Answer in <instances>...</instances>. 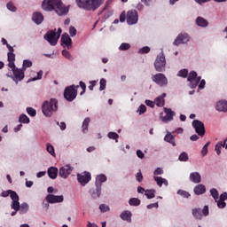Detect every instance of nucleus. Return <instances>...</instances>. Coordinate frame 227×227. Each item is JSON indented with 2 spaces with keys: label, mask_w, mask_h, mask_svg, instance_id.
<instances>
[{
  "label": "nucleus",
  "mask_w": 227,
  "mask_h": 227,
  "mask_svg": "<svg viewBox=\"0 0 227 227\" xmlns=\"http://www.w3.org/2000/svg\"><path fill=\"white\" fill-rule=\"evenodd\" d=\"M90 121H91V119H90V117H87L84 119L82 125V130L83 134H86V132H88V127L90 126Z\"/></svg>",
  "instance_id": "obj_31"
},
{
  "label": "nucleus",
  "mask_w": 227,
  "mask_h": 227,
  "mask_svg": "<svg viewBox=\"0 0 227 227\" xmlns=\"http://www.w3.org/2000/svg\"><path fill=\"white\" fill-rule=\"evenodd\" d=\"M226 142H227V138H225L223 142H218L215 145V150L217 155H221V149L223 147H224V145H226Z\"/></svg>",
  "instance_id": "obj_32"
},
{
  "label": "nucleus",
  "mask_w": 227,
  "mask_h": 227,
  "mask_svg": "<svg viewBox=\"0 0 227 227\" xmlns=\"http://www.w3.org/2000/svg\"><path fill=\"white\" fill-rule=\"evenodd\" d=\"M189 42V35L179 34L174 41V45H180L181 43H187Z\"/></svg>",
  "instance_id": "obj_16"
},
{
  "label": "nucleus",
  "mask_w": 227,
  "mask_h": 227,
  "mask_svg": "<svg viewBox=\"0 0 227 227\" xmlns=\"http://www.w3.org/2000/svg\"><path fill=\"white\" fill-rule=\"evenodd\" d=\"M56 4V0H43L42 3V8L44 12H52Z\"/></svg>",
  "instance_id": "obj_13"
},
{
  "label": "nucleus",
  "mask_w": 227,
  "mask_h": 227,
  "mask_svg": "<svg viewBox=\"0 0 227 227\" xmlns=\"http://www.w3.org/2000/svg\"><path fill=\"white\" fill-rule=\"evenodd\" d=\"M12 208L13 210H16V212H18V210H20V203L19 202V200H12Z\"/></svg>",
  "instance_id": "obj_44"
},
{
  "label": "nucleus",
  "mask_w": 227,
  "mask_h": 227,
  "mask_svg": "<svg viewBox=\"0 0 227 227\" xmlns=\"http://www.w3.org/2000/svg\"><path fill=\"white\" fill-rule=\"evenodd\" d=\"M80 87L82 88V91L80 93L81 96L84 95L86 93V83L84 82H80Z\"/></svg>",
  "instance_id": "obj_55"
},
{
  "label": "nucleus",
  "mask_w": 227,
  "mask_h": 227,
  "mask_svg": "<svg viewBox=\"0 0 227 227\" xmlns=\"http://www.w3.org/2000/svg\"><path fill=\"white\" fill-rule=\"evenodd\" d=\"M201 213L203 214V215H208L209 212H208V206H205L201 211Z\"/></svg>",
  "instance_id": "obj_64"
},
{
  "label": "nucleus",
  "mask_w": 227,
  "mask_h": 227,
  "mask_svg": "<svg viewBox=\"0 0 227 227\" xmlns=\"http://www.w3.org/2000/svg\"><path fill=\"white\" fill-rule=\"evenodd\" d=\"M64 197L63 195H53V194H49L46 196V201L48 203H63Z\"/></svg>",
  "instance_id": "obj_14"
},
{
  "label": "nucleus",
  "mask_w": 227,
  "mask_h": 227,
  "mask_svg": "<svg viewBox=\"0 0 227 227\" xmlns=\"http://www.w3.org/2000/svg\"><path fill=\"white\" fill-rule=\"evenodd\" d=\"M164 113L166 114V115L162 118V121L164 123L172 121L173 116H175V112H173V110H171V108H164Z\"/></svg>",
  "instance_id": "obj_17"
},
{
  "label": "nucleus",
  "mask_w": 227,
  "mask_h": 227,
  "mask_svg": "<svg viewBox=\"0 0 227 227\" xmlns=\"http://www.w3.org/2000/svg\"><path fill=\"white\" fill-rule=\"evenodd\" d=\"M192 212L195 219L200 220L203 217V215H201V208H193Z\"/></svg>",
  "instance_id": "obj_33"
},
{
  "label": "nucleus",
  "mask_w": 227,
  "mask_h": 227,
  "mask_svg": "<svg viewBox=\"0 0 227 227\" xmlns=\"http://www.w3.org/2000/svg\"><path fill=\"white\" fill-rule=\"evenodd\" d=\"M42 75H43V71L40 70L37 73V77H34V78L30 79L29 81H40V79H42Z\"/></svg>",
  "instance_id": "obj_57"
},
{
  "label": "nucleus",
  "mask_w": 227,
  "mask_h": 227,
  "mask_svg": "<svg viewBox=\"0 0 227 227\" xmlns=\"http://www.w3.org/2000/svg\"><path fill=\"white\" fill-rule=\"evenodd\" d=\"M155 190L152 189V190H146L145 194L147 198V200H153V198H155Z\"/></svg>",
  "instance_id": "obj_36"
},
{
  "label": "nucleus",
  "mask_w": 227,
  "mask_h": 227,
  "mask_svg": "<svg viewBox=\"0 0 227 227\" xmlns=\"http://www.w3.org/2000/svg\"><path fill=\"white\" fill-rule=\"evenodd\" d=\"M187 81L188 82H190V88L194 90L198 87V84H200V82L201 81V76H198V73H196V71H191L188 74Z\"/></svg>",
  "instance_id": "obj_7"
},
{
  "label": "nucleus",
  "mask_w": 227,
  "mask_h": 227,
  "mask_svg": "<svg viewBox=\"0 0 227 227\" xmlns=\"http://www.w3.org/2000/svg\"><path fill=\"white\" fill-rule=\"evenodd\" d=\"M44 40H47L50 45H56L59 40V37L56 35V29L49 30L44 35Z\"/></svg>",
  "instance_id": "obj_9"
},
{
  "label": "nucleus",
  "mask_w": 227,
  "mask_h": 227,
  "mask_svg": "<svg viewBox=\"0 0 227 227\" xmlns=\"http://www.w3.org/2000/svg\"><path fill=\"white\" fill-rule=\"evenodd\" d=\"M163 174H164V170L162 169V168H157L153 172L154 176H157V175H163Z\"/></svg>",
  "instance_id": "obj_60"
},
{
  "label": "nucleus",
  "mask_w": 227,
  "mask_h": 227,
  "mask_svg": "<svg viewBox=\"0 0 227 227\" xmlns=\"http://www.w3.org/2000/svg\"><path fill=\"white\" fill-rule=\"evenodd\" d=\"M153 179L156 181L157 185L160 186V187H162V184L166 187H168V183L166 180V178H162L161 176H154Z\"/></svg>",
  "instance_id": "obj_29"
},
{
  "label": "nucleus",
  "mask_w": 227,
  "mask_h": 227,
  "mask_svg": "<svg viewBox=\"0 0 227 227\" xmlns=\"http://www.w3.org/2000/svg\"><path fill=\"white\" fill-rule=\"evenodd\" d=\"M129 203L131 207H139V205H141V200L137 198H131Z\"/></svg>",
  "instance_id": "obj_35"
},
{
  "label": "nucleus",
  "mask_w": 227,
  "mask_h": 227,
  "mask_svg": "<svg viewBox=\"0 0 227 227\" xmlns=\"http://www.w3.org/2000/svg\"><path fill=\"white\" fill-rule=\"evenodd\" d=\"M190 180L193 184H200L201 182V175L199 172H192L190 174Z\"/></svg>",
  "instance_id": "obj_23"
},
{
  "label": "nucleus",
  "mask_w": 227,
  "mask_h": 227,
  "mask_svg": "<svg viewBox=\"0 0 227 227\" xmlns=\"http://www.w3.org/2000/svg\"><path fill=\"white\" fill-rule=\"evenodd\" d=\"M152 79L153 82L158 84V86H166L168 84V78H166V75L164 74H156L152 76Z\"/></svg>",
  "instance_id": "obj_10"
},
{
  "label": "nucleus",
  "mask_w": 227,
  "mask_h": 227,
  "mask_svg": "<svg viewBox=\"0 0 227 227\" xmlns=\"http://www.w3.org/2000/svg\"><path fill=\"white\" fill-rule=\"evenodd\" d=\"M91 198L97 200V198H100V194H102V188L96 187V189H91L90 191Z\"/></svg>",
  "instance_id": "obj_28"
},
{
  "label": "nucleus",
  "mask_w": 227,
  "mask_h": 227,
  "mask_svg": "<svg viewBox=\"0 0 227 227\" xmlns=\"http://www.w3.org/2000/svg\"><path fill=\"white\" fill-rule=\"evenodd\" d=\"M196 24L197 26H199L200 27H208V20H207L205 18L203 17H198L196 19Z\"/></svg>",
  "instance_id": "obj_27"
},
{
  "label": "nucleus",
  "mask_w": 227,
  "mask_h": 227,
  "mask_svg": "<svg viewBox=\"0 0 227 227\" xmlns=\"http://www.w3.org/2000/svg\"><path fill=\"white\" fill-rule=\"evenodd\" d=\"M78 88H79V85L75 86L74 84L67 87L64 91V98H66L67 102H74V100L77 98Z\"/></svg>",
  "instance_id": "obj_4"
},
{
  "label": "nucleus",
  "mask_w": 227,
  "mask_h": 227,
  "mask_svg": "<svg viewBox=\"0 0 227 227\" xmlns=\"http://www.w3.org/2000/svg\"><path fill=\"white\" fill-rule=\"evenodd\" d=\"M137 113H138V114H145V113H146V106L140 105Z\"/></svg>",
  "instance_id": "obj_49"
},
{
  "label": "nucleus",
  "mask_w": 227,
  "mask_h": 227,
  "mask_svg": "<svg viewBox=\"0 0 227 227\" xmlns=\"http://www.w3.org/2000/svg\"><path fill=\"white\" fill-rule=\"evenodd\" d=\"M148 52H150V47L148 46H144L138 51L139 54H148Z\"/></svg>",
  "instance_id": "obj_51"
},
{
  "label": "nucleus",
  "mask_w": 227,
  "mask_h": 227,
  "mask_svg": "<svg viewBox=\"0 0 227 227\" xmlns=\"http://www.w3.org/2000/svg\"><path fill=\"white\" fill-rule=\"evenodd\" d=\"M177 194H179V196H182L183 198H189L191 196V193L184 190H178Z\"/></svg>",
  "instance_id": "obj_47"
},
{
  "label": "nucleus",
  "mask_w": 227,
  "mask_h": 227,
  "mask_svg": "<svg viewBox=\"0 0 227 227\" xmlns=\"http://www.w3.org/2000/svg\"><path fill=\"white\" fill-rule=\"evenodd\" d=\"M7 61L9 68L15 67V53H7Z\"/></svg>",
  "instance_id": "obj_26"
},
{
  "label": "nucleus",
  "mask_w": 227,
  "mask_h": 227,
  "mask_svg": "<svg viewBox=\"0 0 227 227\" xmlns=\"http://www.w3.org/2000/svg\"><path fill=\"white\" fill-rule=\"evenodd\" d=\"M208 146H210V142H207V144L203 146L201 150L202 157H205L208 153Z\"/></svg>",
  "instance_id": "obj_45"
},
{
  "label": "nucleus",
  "mask_w": 227,
  "mask_h": 227,
  "mask_svg": "<svg viewBox=\"0 0 227 227\" xmlns=\"http://www.w3.org/2000/svg\"><path fill=\"white\" fill-rule=\"evenodd\" d=\"M69 35L71 36H75V35H77V29H75L74 27H69Z\"/></svg>",
  "instance_id": "obj_62"
},
{
  "label": "nucleus",
  "mask_w": 227,
  "mask_h": 227,
  "mask_svg": "<svg viewBox=\"0 0 227 227\" xmlns=\"http://www.w3.org/2000/svg\"><path fill=\"white\" fill-rule=\"evenodd\" d=\"M30 120L29 117H27V115L22 114L20 115L19 117V122L20 123H29Z\"/></svg>",
  "instance_id": "obj_37"
},
{
  "label": "nucleus",
  "mask_w": 227,
  "mask_h": 227,
  "mask_svg": "<svg viewBox=\"0 0 227 227\" xmlns=\"http://www.w3.org/2000/svg\"><path fill=\"white\" fill-rule=\"evenodd\" d=\"M99 210H101V212H109V206L106 204H101L99 206Z\"/></svg>",
  "instance_id": "obj_58"
},
{
  "label": "nucleus",
  "mask_w": 227,
  "mask_h": 227,
  "mask_svg": "<svg viewBox=\"0 0 227 227\" xmlns=\"http://www.w3.org/2000/svg\"><path fill=\"white\" fill-rule=\"evenodd\" d=\"M7 8L10 10V12H17V7H15L12 2L7 4Z\"/></svg>",
  "instance_id": "obj_59"
},
{
  "label": "nucleus",
  "mask_w": 227,
  "mask_h": 227,
  "mask_svg": "<svg viewBox=\"0 0 227 227\" xmlns=\"http://www.w3.org/2000/svg\"><path fill=\"white\" fill-rule=\"evenodd\" d=\"M10 196L12 201H19V194H17L14 191H11Z\"/></svg>",
  "instance_id": "obj_52"
},
{
  "label": "nucleus",
  "mask_w": 227,
  "mask_h": 227,
  "mask_svg": "<svg viewBox=\"0 0 227 227\" xmlns=\"http://www.w3.org/2000/svg\"><path fill=\"white\" fill-rule=\"evenodd\" d=\"M12 70V74L13 75H10L7 74V77H10L11 79H12V81H14V82H16V84H19V82H20V81H22L25 77V70H23L22 68H18L16 66H14V67H11Z\"/></svg>",
  "instance_id": "obj_5"
},
{
  "label": "nucleus",
  "mask_w": 227,
  "mask_h": 227,
  "mask_svg": "<svg viewBox=\"0 0 227 227\" xmlns=\"http://www.w3.org/2000/svg\"><path fill=\"white\" fill-rule=\"evenodd\" d=\"M193 191L197 196H200V194H205V192H207V187H205L204 184H198L194 187Z\"/></svg>",
  "instance_id": "obj_25"
},
{
  "label": "nucleus",
  "mask_w": 227,
  "mask_h": 227,
  "mask_svg": "<svg viewBox=\"0 0 227 227\" xmlns=\"http://www.w3.org/2000/svg\"><path fill=\"white\" fill-rule=\"evenodd\" d=\"M145 6H152L155 3V0H141Z\"/></svg>",
  "instance_id": "obj_61"
},
{
  "label": "nucleus",
  "mask_w": 227,
  "mask_h": 227,
  "mask_svg": "<svg viewBox=\"0 0 227 227\" xmlns=\"http://www.w3.org/2000/svg\"><path fill=\"white\" fill-rule=\"evenodd\" d=\"M61 43H64L67 49H70L72 47V38H70V35L68 34H63L61 36Z\"/></svg>",
  "instance_id": "obj_19"
},
{
  "label": "nucleus",
  "mask_w": 227,
  "mask_h": 227,
  "mask_svg": "<svg viewBox=\"0 0 227 227\" xmlns=\"http://www.w3.org/2000/svg\"><path fill=\"white\" fill-rule=\"evenodd\" d=\"M137 182H143V173H141V170L138 171L136 175Z\"/></svg>",
  "instance_id": "obj_63"
},
{
  "label": "nucleus",
  "mask_w": 227,
  "mask_h": 227,
  "mask_svg": "<svg viewBox=\"0 0 227 227\" xmlns=\"http://www.w3.org/2000/svg\"><path fill=\"white\" fill-rule=\"evenodd\" d=\"M125 20L129 26L137 24L139 20V14L137 13V11L131 9L128 11L127 13L123 11L120 15V22H125Z\"/></svg>",
  "instance_id": "obj_2"
},
{
  "label": "nucleus",
  "mask_w": 227,
  "mask_h": 227,
  "mask_svg": "<svg viewBox=\"0 0 227 227\" xmlns=\"http://www.w3.org/2000/svg\"><path fill=\"white\" fill-rule=\"evenodd\" d=\"M215 203H217V207L218 208H224V207H226V202H224V200H216Z\"/></svg>",
  "instance_id": "obj_56"
},
{
  "label": "nucleus",
  "mask_w": 227,
  "mask_h": 227,
  "mask_svg": "<svg viewBox=\"0 0 227 227\" xmlns=\"http://www.w3.org/2000/svg\"><path fill=\"white\" fill-rule=\"evenodd\" d=\"M104 182H107V176L104 174L98 176L96 178V187L102 189V184H104Z\"/></svg>",
  "instance_id": "obj_22"
},
{
  "label": "nucleus",
  "mask_w": 227,
  "mask_h": 227,
  "mask_svg": "<svg viewBox=\"0 0 227 227\" xmlns=\"http://www.w3.org/2000/svg\"><path fill=\"white\" fill-rule=\"evenodd\" d=\"M210 194L212 198H214L215 201H217V200H219V192L217 191V189L215 188L211 189Z\"/></svg>",
  "instance_id": "obj_39"
},
{
  "label": "nucleus",
  "mask_w": 227,
  "mask_h": 227,
  "mask_svg": "<svg viewBox=\"0 0 227 227\" xmlns=\"http://www.w3.org/2000/svg\"><path fill=\"white\" fill-rule=\"evenodd\" d=\"M20 214H26V212H27V210H29V206L27 203H23L21 204V206H20Z\"/></svg>",
  "instance_id": "obj_41"
},
{
  "label": "nucleus",
  "mask_w": 227,
  "mask_h": 227,
  "mask_svg": "<svg viewBox=\"0 0 227 227\" xmlns=\"http://www.w3.org/2000/svg\"><path fill=\"white\" fill-rule=\"evenodd\" d=\"M154 68L156 72H165L166 71V57L164 53L157 56L154 62Z\"/></svg>",
  "instance_id": "obj_6"
},
{
  "label": "nucleus",
  "mask_w": 227,
  "mask_h": 227,
  "mask_svg": "<svg viewBox=\"0 0 227 227\" xmlns=\"http://www.w3.org/2000/svg\"><path fill=\"white\" fill-rule=\"evenodd\" d=\"M47 173L51 180H56V178H58V168L51 167L48 168Z\"/></svg>",
  "instance_id": "obj_24"
},
{
  "label": "nucleus",
  "mask_w": 227,
  "mask_h": 227,
  "mask_svg": "<svg viewBox=\"0 0 227 227\" xmlns=\"http://www.w3.org/2000/svg\"><path fill=\"white\" fill-rule=\"evenodd\" d=\"M155 104L158 107H163L164 106V97H159L155 99Z\"/></svg>",
  "instance_id": "obj_42"
},
{
  "label": "nucleus",
  "mask_w": 227,
  "mask_h": 227,
  "mask_svg": "<svg viewBox=\"0 0 227 227\" xmlns=\"http://www.w3.org/2000/svg\"><path fill=\"white\" fill-rule=\"evenodd\" d=\"M33 67V62L29 59L23 60V65L21 69H23L25 72L27 70V68H31Z\"/></svg>",
  "instance_id": "obj_34"
},
{
  "label": "nucleus",
  "mask_w": 227,
  "mask_h": 227,
  "mask_svg": "<svg viewBox=\"0 0 227 227\" xmlns=\"http://www.w3.org/2000/svg\"><path fill=\"white\" fill-rule=\"evenodd\" d=\"M178 160H179L181 162H187V160H189V154H187V153H185V152H183V153L179 155Z\"/></svg>",
  "instance_id": "obj_38"
},
{
  "label": "nucleus",
  "mask_w": 227,
  "mask_h": 227,
  "mask_svg": "<svg viewBox=\"0 0 227 227\" xmlns=\"http://www.w3.org/2000/svg\"><path fill=\"white\" fill-rule=\"evenodd\" d=\"M46 150H47L48 153H51L52 155V157H56V153L54 151V146H52V145L47 144Z\"/></svg>",
  "instance_id": "obj_40"
},
{
  "label": "nucleus",
  "mask_w": 227,
  "mask_h": 227,
  "mask_svg": "<svg viewBox=\"0 0 227 227\" xmlns=\"http://www.w3.org/2000/svg\"><path fill=\"white\" fill-rule=\"evenodd\" d=\"M164 141L167 143H170V145L176 146V143L175 142V136H173L170 132H168L164 137Z\"/></svg>",
  "instance_id": "obj_30"
},
{
  "label": "nucleus",
  "mask_w": 227,
  "mask_h": 227,
  "mask_svg": "<svg viewBox=\"0 0 227 227\" xmlns=\"http://www.w3.org/2000/svg\"><path fill=\"white\" fill-rule=\"evenodd\" d=\"M53 10L59 16L67 15L69 12V8L65 6L61 0H56Z\"/></svg>",
  "instance_id": "obj_8"
},
{
  "label": "nucleus",
  "mask_w": 227,
  "mask_h": 227,
  "mask_svg": "<svg viewBox=\"0 0 227 227\" xmlns=\"http://www.w3.org/2000/svg\"><path fill=\"white\" fill-rule=\"evenodd\" d=\"M99 84H100L99 90L104 91V90H106L107 82L106 81V79L102 78L99 82Z\"/></svg>",
  "instance_id": "obj_48"
},
{
  "label": "nucleus",
  "mask_w": 227,
  "mask_h": 227,
  "mask_svg": "<svg viewBox=\"0 0 227 227\" xmlns=\"http://www.w3.org/2000/svg\"><path fill=\"white\" fill-rule=\"evenodd\" d=\"M75 3L78 8H82V10L95 12L104 4V0H75Z\"/></svg>",
  "instance_id": "obj_1"
},
{
  "label": "nucleus",
  "mask_w": 227,
  "mask_h": 227,
  "mask_svg": "<svg viewBox=\"0 0 227 227\" xmlns=\"http://www.w3.org/2000/svg\"><path fill=\"white\" fill-rule=\"evenodd\" d=\"M77 180L81 185H86V184L91 180V174L90 172L77 174Z\"/></svg>",
  "instance_id": "obj_12"
},
{
  "label": "nucleus",
  "mask_w": 227,
  "mask_h": 227,
  "mask_svg": "<svg viewBox=\"0 0 227 227\" xmlns=\"http://www.w3.org/2000/svg\"><path fill=\"white\" fill-rule=\"evenodd\" d=\"M177 75H178V77H183L184 79H185V77H187V75H189V70L182 69L178 72Z\"/></svg>",
  "instance_id": "obj_43"
},
{
  "label": "nucleus",
  "mask_w": 227,
  "mask_h": 227,
  "mask_svg": "<svg viewBox=\"0 0 227 227\" xmlns=\"http://www.w3.org/2000/svg\"><path fill=\"white\" fill-rule=\"evenodd\" d=\"M72 174V167H70L69 165H66L62 168H60L59 172V176L61 178H67L68 175Z\"/></svg>",
  "instance_id": "obj_15"
},
{
  "label": "nucleus",
  "mask_w": 227,
  "mask_h": 227,
  "mask_svg": "<svg viewBox=\"0 0 227 227\" xmlns=\"http://www.w3.org/2000/svg\"><path fill=\"white\" fill-rule=\"evenodd\" d=\"M121 219L122 221H127V223H132V213L129 210H124L121 215H120Z\"/></svg>",
  "instance_id": "obj_21"
},
{
  "label": "nucleus",
  "mask_w": 227,
  "mask_h": 227,
  "mask_svg": "<svg viewBox=\"0 0 227 227\" xmlns=\"http://www.w3.org/2000/svg\"><path fill=\"white\" fill-rule=\"evenodd\" d=\"M192 127L199 136H205V124L201 121L194 120L192 121Z\"/></svg>",
  "instance_id": "obj_11"
},
{
  "label": "nucleus",
  "mask_w": 227,
  "mask_h": 227,
  "mask_svg": "<svg viewBox=\"0 0 227 227\" xmlns=\"http://www.w3.org/2000/svg\"><path fill=\"white\" fill-rule=\"evenodd\" d=\"M129 49H130V44L129 43H122L119 47L120 51H129Z\"/></svg>",
  "instance_id": "obj_46"
},
{
  "label": "nucleus",
  "mask_w": 227,
  "mask_h": 227,
  "mask_svg": "<svg viewBox=\"0 0 227 227\" xmlns=\"http://www.w3.org/2000/svg\"><path fill=\"white\" fill-rule=\"evenodd\" d=\"M42 111L44 116H52V113L58 111V99L51 98L50 101H44L42 106Z\"/></svg>",
  "instance_id": "obj_3"
},
{
  "label": "nucleus",
  "mask_w": 227,
  "mask_h": 227,
  "mask_svg": "<svg viewBox=\"0 0 227 227\" xmlns=\"http://www.w3.org/2000/svg\"><path fill=\"white\" fill-rule=\"evenodd\" d=\"M32 20L33 22H35V24H37V26H39V24H42L43 22V14L39 12H34Z\"/></svg>",
  "instance_id": "obj_18"
},
{
  "label": "nucleus",
  "mask_w": 227,
  "mask_h": 227,
  "mask_svg": "<svg viewBox=\"0 0 227 227\" xmlns=\"http://www.w3.org/2000/svg\"><path fill=\"white\" fill-rule=\"evenodd\" d=\"M27 113L29 114V116H36V110H35L33 107H27Z\"/></svg>",
  "instance_id": "obj_50"
},
{
  "label": "nucleus",
  "mask_w": 227,
  "mask_h": 227,
  "mask_svg": "<svg viewBox=\"0 0 227 227\" xmlns=\"http://www.w3.org/2000/svg\"><path fill=\"white\" fill-rule=\"evenodd\" d=\"M107 136L109 139H118L120 137L116 132H109Z\"/></svg>",
  "instance_id": "obj_54"
},
{
  "label": "nucleus",
  "mask_w": 227,
  "mask_h": 227,
  "mask_svg": "<svg viewBox=\"0 0 227 227\" xmlns=\"http://www.w3.org/2000/svg\"><path fill=\"white\" fill-rule=\"evenodd\" d=\"M62 55L67 58V59H74V58L72 57V55L70 54V51H67V50H63L62 51Z\"/></svg>",
  "instance_id": "obj_53"
},
{
  "label": "nucleus",
  "mask_w": 227,
  "mask_h": 227,
  "mask_svg": "<svg viewBox=\"0 0 227 227\" xmlns=\"http://www.w3.org/2000/svg\"><path fill=\"white\" fill-rule=\"evenodd\" d=\"M215 109L216 111H220L222 113H227V101L225 100L218 101L216 103Z\"/></svg>",
  "instance_id": "obj_20"
}]
</instances>
